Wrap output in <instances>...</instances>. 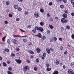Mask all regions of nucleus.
Instances as JSON below:
<instances>
[{
  "label": "nucleus",
  "instance_id": "nucleus-11",
  "mask_svg": "<svg viewBox=\"0 0 74 74\" xmlns=\"http://www.w3.org/2000/svg\"><path fill=\"white\" fill-rule=\"evenodd\" d=\"M54 63L56 64V65H58L59 63V61L58 60H56L55 62H54Z\"/></svg>",
  "mask_w": 74,
  "mask_h": 74
},
{
  "label": "nucleus",
  "instance_id": "nucleus-20",
  "mask_svg": "<svg viewBox=\"0 0 74 74\" xmlns=\"http://www.w3.org/2000/svg\"><path fill=\"white\" fill-rule=\"evenodd\" d=\"M32 32L34 33H35L37 32V31L36 30V29H33L32 30Z\"/></svg>",
  "mask_w": 74,
  "mask_h": 74
},
{
  "label": "nucleus",
  "instance_id": "nucleus-41",
  "mask_svg": "<svg viewBox=\"0 0 74 74\" xmlns=\"http://www.w3.org/2000/svg\"><path fill=\"white\" fill-rule=\"evenodd\" d=\"M4 23L6 25H7L8 23V22L7 21H5L4 22Z\"/></svg>",
  "mask_w": 74,
  "mask_h": 74
},
{
  "label": "nucleus",
  "instance_id": "nucleus-42",
  "mask_svg": "<svg viewBox=\"0 0 74 74\" xmlns=\"http://www.w3.org/2000/svg\"><path fill=\"white\" fill-rule=\"evenodd\" d=\"M8 74H13V73L10 71H8Z\"/></svg>",
  "mask_w": 74,
  "mask_h": 74
},
{
  "label": "nucleus",
  "instance_id": "nucleus-40",
  "mask_svg": "<svg viewBox=\"0 0 74 74\" xmlns=\"http://www.w3.org/2000/svg\"><path fill=\"white\" fill-rule=\"evenodd\" d=\"M28 45L30 46L31 45H32V43L31 42H29L28 43Z\"/></svg>",
  "mask_w": 74,
  "mask_h": 74
},
{
  "label": "nucleus",
  "instance_id": "nucleus-44",
  "mask_svg": "<svg viewBox=\"0 0 74 74\" xmlns=\"http://www.w3.org/2000/svg\"><path fill=\"white\" fill-rule=\"evenodd\" d=\"M49 21L51 22H52V21H53V19H52V18H49Z\"/></svg>",
  "mask_w": 74,
  "mask_h": 74
},
{
  "label": "nucleus",
  "instance_id": "nucleus-25",
  "mask_svg": "<svg viewBox=\"0 0 74 74\" xmlns=\"http://www.w3.org/2000/svg\"><path fill=\"white\" fill-rule=\"evenodd\" d=\"M60 7L61 8H62V9H63V8H64V5H60Z\"/></svg>",
  "mask_w": 74,
  "mask_h": 74
},
{
  "label": "nucleus",
  "instance_id": "nucleus-22",
  "mask_svg": "<svg viewBox=\"0 0 74 74\" xmlns=\"http://www.w3.org/2000/svg\"><path fill=\"white\" fill-rule=\"evenodd\" d=\"M7 44H10L11 42H10V40L8 39L7 40Z\"/></svg>",
  "mask_w": 74,
  "mask_h": 74
},
{
  "label": "nucleus",
  "instance_id": "nucleus-59",
  "mask_svg": "<svg viewBox=\"0 0 74 74\" xmlns=\"http://www.w3.org/2000/svg\"><path fill=\"white\" fill-rule=\"evenodd\" d=\"M59 40L61 41H62V38H60L59 39Z\"/></svg>",
  "mask_w": 74,
  "mask_h": 74
},
{
  "label": "nucleus",
  "instance_id": "nucleus-52",
  "mask_svg": "<svg viewBox=\"0 0 74 74\" xmlns=\"http://www.w3.org/2000/svg\"><path fill=\"white\" fill-rule=\"evenodd\" d=\"M19 18H17L16 19V21H19Z\"/></svg>",
  "mask_w": 74,
  "mask_h": 74
},
{
  "label": "nucleus",
  "instance_id": "nucleus-6",
  "mask_svg": "<svg viewBox=\"0 0 74 74\" xmlns=\"http://www.w3.org/2000/svg\"><path fill=\"white\" fill-rule=\"evenodd\" d=\"M29 70V67L28 66H25L24 67V69H23V71H26L27 70Z\"/></svg>",
  "mask_w": 74,
  "mask_h": 74
},
{
  "label": "nucleus",
  "instance_id": "nucleus-34",
  "mask_svg": "<svg viewBox=\"0 0 74 74\" xmlns=\"http://www.w3.org/2000/svg\"><path fill=\"white\" fill-rule=\"evenodd\" d=\"M31 27H32V26L30 25H28V27H27V29H30L31 28Z\"/></svg>",
  "mask_w": 74,
  "mask_h": 74
},
{
  "label": "nucleus",
  "instance_id": "nucleus-37",
  "mask_svg": "<svg viewBox=\"0 0 74 74\" xmlns=\"http://www.w3.org/2000/svg\"><path fill=\"white\" fill-rule=\"evenodd\" d=\"M68 53V52H67V51H65L64 52V55H67Z\"/></svg>",
  "mask_w": 74,
  "mask_h": 74
},
{
  "label": "nucleus",
  "instance_id": "nucleus-23",
  "mask_svg": "<svg viewBox=\"0 0 74 74\" xmlns=\"http://www.w3.org/2000/svg\"><path fill=\"white\" fill-rule=\"evenodd\" d=\"M13 37H20V35H13Z\"/></svg>",
  "mask_w": 74,
  "mask_h": 74
},
{
  "label": "nucleus",
  "instance_id": "nucleus-63",
  "mask_svg": "<svg viewBox=\"0 0 74 74\" xmlns=\"http://www.w3.org/2000/svg\"><path fill=\"white\" fill-rule=\"evenodd\" d=\"M16 50L17 51H20V49H19V48H17L16 49Z\"/></svg>",
  "mask_w": 74,
  "mask_h": 74
},
{
  "label": "nucleus",
  "instance_id": "nucleus-49",
  "mask_svg": "<svg viewBox=\"0 0 74 74\" xmlns=\"http://www.w3.org/2000/svg\"><path fill=\"white\" fill-rule=\"evenodd\" d=\"M46 66L47 67H49V64H46Z\"/></svg>",
  "mask_w": 74,
  "mask_h": 74
},
{
  "label": "nucleus",
  "instance_id": "nucleus-31",
  "mask_svg": "<svg viewBox=\"0 0 74 74\" xmlns=\"http://www.w3.org/2000/svg\"><path fill=\"white\" fill-rule=\"evenodd\" d=\"M36 63H39V62H40V60L39 59V58H38L36 59Z\"/></svg>",
  "mask_w": 74,
  "mask_h": 74
},
{
  "label": "nucleus",
  "instance_id": "nucleus-15",
  "mask_svg": "<svg viewBox=\"0 0 74 74\" xmlns=\"http://www.w3.org/2000/svg\"><path fill=\"white\" fill-rule=\"evenodd\" d=\"M14 8L15 9H18V6L17 5H15L14 6Z\"/></svg>",
  "mask_w": 74,
  "mask_h": 74
},
{
  "label": "nucleus",
  "instance_id": "nucleus-57",
  "mask_svg": "<svg viewBox=\"0 0 74 74\" xmlns=\"http://www.w3.org/2000/svg\"><path fill=\"white\" fill-rule=\"evenodd\" d=\"M47 34H50V31L48 30L47 32Z\"/></svg>",
  "mask_w": 74,
  "mask_h": 74
},
{
  "label": "nucleus",
  "instance_id": "nucleus-3",
  "mask_svg": "<svg viewBox=\"0 0 74 74\" xmlns=\"http://www.w3.org/2000/svg\"><path fill=\"white\" fill-rule=\"evenodd\" d=\"M12 41L14 44H18V41L14 38L12 39Z\"/></svg>",
  "mask_w": 74,
  "mask_h": 74
},
{
  "label": "nucleus",
  "instance_id": "nucleus-18",
  "mask_svg": "<svg viewBox=\"0 0 74 74\" xmlns=\"http://www.w3.org/2000/svg\"><path fill=\"white\" fill-rule=\"evenodd\" d=\"M66 27L67 30H69L70 29V27L69 25L66 26Z\"/></svg>",
  "mask_w": 74,
  "mask_h": 74
},
{
  "label": "nucleus",
  "instance_id": "nucleus-48",
  "mask_svg": "<svg viewBox=\"0 0 74 74\" xmlns=\"http://www.w3.org/2000/svg\"><path fill=\"white\" fill-rule=\"evenodd\" d=\"M53 40L54 41H56L57 40V38H56V37H54L53 38Z\"/></svg>",
  "mask_w": 74,
  "mask_h": 74
},
{
  "label": "nucleus",
  "instance_id": "nucleus-33",
  "mask_svg": "<svg viewBox=\"0 0 74 74\" xmlns=\"http://www.w3.org/2000/svg\"><path fill=\"white\" fill-rule=\"evenodd\" d=\"M49 14H50L49 12L47 13V18H48L49 16L50 17L51 16V15H50Z\"/></svg>",
  "mask_w": 74,
  "mask_h": 74
},
{
  "label": "nucleus",
  "instance_id": "nucleus-7",
  "mask_svg": "<svg viewBox=\"0 0 74 74\" xmlns=\"http://www.w3.org/2000/svg\"><path fill=\"white\" fill-rule=\"evenodd\" d=\"M62 16L64 18H67V14L66 13H64L62 14Z\"/></svg>",
  "mask_w": 74,
  "mask_h": 74
},
{
  "label": "nucleus",
  "instance_id": "nucleus-29",
  "mask_svg": "<svg viewBox=\"0 0 74 74\" xmlns=\"http://www.w3.org/2000/svg\"><path fill=\"white\" fill-rule=\"evenodd\" d=\"M5 38H6V36H5L2 38V40L3 41H5Z\"/></svg>",
  "mask_w": 74,
  "mask_h": 74
},
{
  "label": "nucleus",
  "instance_id": "nucleus-46",
  "mask_svg": "<svg viewBox=\"0 0 74 74\" xmlns=\"http://www.w3.org/2000/svg\"><path fill=\"white\" fill-rule=\"evenodd\" d=\"M40 11L41 12H42V13L44 12V10L43 9H41L40 10Z\"/></svg>",
  "mask_w": 74,
  "mask_h": 74
},
{
  "label": "nucleus",
  "instance_id": "nucleus-14",
  "mask_svg": "<svg viewBox=\"0 0 74 74\" xmlns=\"http://www.w3.org/2000/svg\"><path fill=\"white\" fill-rule=\"evenodd\" d=\"M52 74H59V72L58 71H55Z\"/></svg>",
  "mask_w": 74,
  "mask_h": 74
},
{
  "label": "nucleus",
  "instance_id": "nucleus-24",
  "mask_svg": "<svg viewBox=\"0 0 74 74\" xmlns=\"http://www.w3.org/2000/svg\"><path fill=\"white\" fill-rule=\"evenodd\" d=\"M4 51H5V52H9V51H10V50H9V49L7 48L5 49Z\"/></svg>",
  "mask_w": 74,
  "mask_h": 74
},
{
  "label": "nucleus",
  "instance_id": "nucleus-36",
  "mask_svg": "<svg viewBox=\"0 0 74 74\" xmlns=\"http://www.w3.org/2000/svg\"><path fill=\"white\" fill-rule=\"evenodd\" d=\"M30 53H31V54H32V55L34 54V51H33L32 50L31 51V52H30Z\"/></svg>",
  "mask_w": 74,
  "mask_h": 74
},
{
  "label": "nucleus",
  "instance_id": "nucleus-32",
  "mask_svg": "<svg viewBox=\"0 0 74 74\" xmlns=\"http://www.w3.org/2000/svg\"><path fill=\"white\" fill-rule=\"evenodd\" d=\"M8 70L9 71H11L12 70V68L10 66H9L8 69Z\"/></svg>",
  "mask_w": 74,
  "mask_h": 74
},
{
  "label": "nucleus",
  "instance_id": "nucleus-50",
  "mask_svg": "<svg viewBox=\"0 0 74 74\" xmlns=\"http://www.w3.org/2000/svg\"><path fill=\"white\" fill-rule=\"evenodd\" d=\"M71 37L72 39H74V34H73L72 35Z\"/></svg>",
  "mask_w": 74,
  "mask_h": 74
},
{
  "label": "nucleus",
  "instance_id": "nucleus-39",
  "mask_svg": "<svg viewBox=\"0 0 74 74\" xmlns=\"http://www.w3.org/2000/svg\"><path fill=\"white\" fill-rule=\"evenodd\" d=\"M43 56L45 58L46 57V53H43Z\"/></svg>",
  "mask_w": 74,
  "mask_h": 74
},
{
  "label": "nucleus",
  "instance_id": "nucleus-30",
  "mask_svg": "<svg viewBox=\"0 0 74 74\" xmlns=\"http://www.w3.org/2000/svg\"><path fill=\"white\" fill-rule=\"evenodd\" d=\"M64 49H63V47L62 46H60V50H61V51H62Z\"/></svg>",
  "mask_w": 74,
  "mask_h": 74
},
{
  "label": "nucleus",
  "instance_id": "nucleus-43",
  "mask_svg": "<svg viewBox=\"0 0 74 74\" xmlns=\"http://www.w3.org/2000/svg\"><path fill=\"white\" fill-rule=\"evenodd\" d=\"M34 71H37V68L36 67H34Z\"/></svg>",
  "mask_w": 74,
  "mask_h": 74
},
{
  "label": "nucleus",
  "instance_id": "nucleus-51",
  "mask_svg": "<svg viewBox=\"0 0 74 74\" xmlns=\"http://www.w3.org/2000/svg\"><path fill=\"white\" fill-rule=\"evenodd\" d=\"M27 63H30V61L29 60H28L27 61Z\"/></svg>",
  "mask_w": 74,
  "mask_h": 74
},
{
  "label": "nucleus",
  "instance_id": "nucleus-26",
  "mask_svg": "<svg viewBox=\"0 0 74 74\" xmlns=\"http://www.w3.org/2000/svg\"><path fill=\"white\" fill-rule=\"evenodd\" d=\"M71 4H72V5H74V0H71Z\"/></svg>",
  "mask_w": 74,
  "mask_h": 74
},
{
  "label": "nucleus",
  "instance_id": "nucleus-12",
  "mask_svg": "<svg viewBox=\"0 0 74 74\" xmlns=\"http://www.w3.org/2000/svg\"><path fill=\"white\" fill-rule=\"evenodd\" d=\"M36 50V52H37L38 53H40L41 52V50L38 48H37Z\"/></svg>",
  "mask_w": 74,
  "mask_h": 74
},
{
  "label": "nucleus",
  "instance_id": "nucleus-5",
  "mask_svg": "<svg viewBox=\"0 0 74 74\" xmlns=\"http://www.w3.org/2000/svg\"><path fill=\"white\" fill-rule=\"evenodd\" d=\"M15 61H16V63L18 64H21L22 63V60L20 59H15Z\"/></svg>",
  "mask_w": 74,
  "mask_h": 74
},
{
  "label": "nucleus",
  "instance_id": "nucleus-56",
  "mask_svg": "<svg viewBox=\"0 0 74 74\" xmlns=\"http://www.w3.org/2000/svg\"><path fill=\"white\" fill-rule=\"evenodd\" d=\"M20 37H27V35H25V36H20Z\"/></svg>",
  "mask_w": 74,
  "mask_h": 74
},
{
  "label": "nucleus",
  "instance_id": "nucleus-28",
  "mask_svg": "<svg viewBox=\"0 0 74 74\" xmlns=\"http://www.w3.org/2000/svg\"><path fill=\"white\" fill-rule=\"evenodd\" d=\"M49 26L50 28V29H53V27L52 25H49Z\"/></svg>",
  "mask_w": 74,
  "mask_h": 74
},
{
  "label": "nucleus",
  "instance_id": "nucleus-8",
  "mask_svg": "<svg viewBox=\"0 0 74 74\" xmlns=\"http://www.w3.org/2000/svg\"><path fill=\"white\" fill-rule=\"evenodd\" d=\"M34 16L36 18H38L39 16V15L37 13L35 12L34 14Z\"/></svg>",
  "mask_w": 74,
  "mask_h": 74
},
{
  "label": "nucleus",
  "instance_id": "nucleus-35",
  "mask_svg": "<svg viewBox=\"0 0 74 74\" xmlns=\"http://www.w3.org/2000/svg\"><path fill=\"white\" fill-rule=\"evenodd\" d=\"M23 40L24 42H27V40L26 39H23Z\"/></svg>",
  "mask_w": 74,
  "mask_h": 74
},
{
  "label": "nucleus",
  "instance_id": "nucleus-53",
  "mask_svg": "<svg viewBox=\"0 0 74 74\" xmlns=\"http://www.w3.org/2000/svg\"><path fill=\"white\" fill-rule=\"evenodd\" d=\"M18 1L19 2H20V3H22L23 2V0H18Z\"/></svg>",
  "mask_w": 74,
  "mask_h": 74
},
{
  "label": "nucleus",
  "instance_id": "nucleus-47",
  "mask_svg": "<svg viewBox=\"0 0 74 74\" xmlns=\"http://www.w3.org/2000/svg\"><path fill=\"white\" fill-rule=\"evenodd\" d=\"M62 1L64 3H67V0H62Z\"/></svg>",
  "mask_w": 74,
  "mask_h": 74
},
{
  "label": "nucleus",
  "instance_id": "nucleus-60",
  "mask_svg": "<svg viewBox=\"0 0 74 74\" xmlns=\"http://www.w3.org/2000/svg\"><path fill=\"white\" fill-rule=\"evenodd\" d=\"M63 68L64 69H66V66L65 65H64L63 66Z\"/></svg>",
  "mask_w": 74,
  "mask_h": 74
},
{
  "label": "nucleus",
  "instance_id": "nucleus-55",
  "mask_svg": "<svg viewBox=\"0 0 74 74\" xmlns=\"http://www.w3.org/2000/svg\"><path fill=\"white\" fill-rule=\"evenodd\" d=\"M49 5H52V2H50L49 3Z\"/></svg>",
  "mask_w": 74,
  "mask_h": 74
},
{
  "label": "nucleus",
  "instance_id": "nucleus-9",
  "mask_svg": "<svg viewBox=\"0 0 74 74\" xmlns=\"http://www.w3.org/2000/svg\"><path fill=\"white\" fill-rule=\"evenodd\" d=\"M46 39V37H45V35L41 37V39L42 40V41L44 40L45 39Z\"/></svg>",
  "mask_w": 74,
  "mask_h": 74
},
{
  "label": "nucleus",
  "instance_id": "nucleus-62",
  "mask_svg": "<svg viewBox=\"0 0 74 74\" xmlns=\"http://www.w3.org/2000/svg\"><path fill=\"white\" fill-rule=\"evenodd\" d=\"M71 15L72 16H74V13L73 12H72L71 14Z\"/></svg>",
  "mask_w": 74,
  "mask_h": 74
},
{
  "label": "nucleus",
  "instance_id": "nucleus-64",
  "mask_svg": "<svg viewBox=\"0 0 74 74\" xmlns=\"http://www.w3.org/2000/svg\"><path fill=\"white\" fill-rule=\"evenodd\" d=\"M50 50H51V51L52 52L53 51V50H54V49L52 48H50Z\"/></svg>",
  "mask_w": 74,
  "mask_h": 74
},
{
  "label": "nucleus",
  "instance_id": "nucleus-17",
  "mask_svg": "<svg viewBox=\"0 0 74 74\" xmlns=\"http://www.w3.org/2000/svg\"><path fill=\"white\" fill-rule=\"evenodd\" d=\"M2 64L3 66H4V67H7V64H6V63H5V62H3Z\"/></svg>",
  "mask_w": 74,
  "mask_h": 74
},
{
  "label": "nucleus",
  "instance_id": "nucleus-38",
  "mask_svg": "<svg viewBox=\"0 0 74 74\" xmlns=\"http://www.w3.org/2000/svg\"><path fill=\"white\" fill-rule=\"evenodd\" d=\"M74 65V62H72L71 63L70 66L71 67H72V66H73Z\"/></svg>",
  "mask_w": 74,
  "mask_h": 74
},
{
  "label": "nucleus",
  "instance_id": "nucleus-61",
  "mask_svg": "<svg viewBox=\"0 0 74 74\" xmlns=\"http://www.w3.org/2000/svg\"><path fill=\"white\" fill-rule=\"evenodd\" d=\"M20 30L22 32H25V31H24L22 29H20Z\"/></svg>",
  "mask_w": 74,
  "mask_h": 74
},
{
  "label": "nucleus",
  "instance_id": "nucleus-27",
  "mask_svg": "<svg viewBox=\"0 0 74 74\" xmlns=\"http://www.w3.org/2000/svg\"><path fill=\"white\" fill-rule=\"evenodd\" d=\"M40 24L41 26H44V22H40Z\"/></svg>",
  "mask_w": 74,
  "mask_h": 74
},
{
  "label": "nucleus",
  "instance_id": "nucleus-2",
  "mask_svg": "<svg viewBox=\"0 0 74 74\" xmlns=\"http://www.w3.org/2000/svg\"><path fill=\"white\" fill-rule=\"evenodd\" d=\"M61 21L62 23H67L69 20L66 19L64 18H62L61 19Z\"/></svg>",
  "mask_w": 74,
  "mask_h": 74
},
{
  "label": "nucleus",
  "instance_id": "nucleus-21",
  "mask_svg": "<svg viewBox=\"0 0 74 74\" xmlns=\"http://www.w3.org/2000/svg\"><path fill=\"white\" fill-rule=\"evenodd\" d=\"M22 10V8H21L20 7L18 8H17V10L18 11H21Z\"/></svg>",
  "mask_w": 74,
  "mask_h": 74
},
{
  "label": "nucleus",
  "instance_id": "nucleus-1",
  "mask_svg": "<svg viewBox=\"0 0 74 74\" xmlns=\"http://www.w3.org/2000/svg\"><path fill=\"white\" fill-rule=\"evenodd\" d=\"M35 29L36 30H38L39 32H44V29L42 27H40L37 26H35Z\"/></svg>",
  "mask_w": 74,
  "mask_h": 74
},
{
  "label": "nucleus",
  "instance_id": "nucleus-13",
  "mask_svg": "<svg viewBox=\"0 0 74 74\" xmlns=\"http://www.w3.org/2000/svg\"><path fill=\"white\" fill-rule=\"evenodd\" d=\"M37 36L39 38H41L42 36L41 35V33H39L38 34Z\"/></svg>",
  "mask_w": 74,
  "mask_h": 74
},
{
  "label": "nucleus",
  "instance_id": "nucleus-4",
  "mask_svg": "<svg viewBox=\"0 0 74 74\" xmlns=\"http://www.w3.org/2000/svg\"><path fill=\"white\" fill-rule=\"evenodd\" d=\"M67 73L69 74H74V71L73 70L71 69H69L68 70Z\"/></svg>",
  "mask_w": 74,
  "mask_h": 74
},
{
  "label": "nucleus",
  "instance_id": "nucleus-54",
  "mask_svg": "<svg viewBox=\"0 0 74 74\" xmlns=\"http://www.w3.org/2000/svg\"><path fill=\"white\" fill-rule=\"evenodd\" d=\"M11 56H12L14 57L15 56V55L14 53H12L11 54Z\"/></svg>",
  "mask_w": 74,
  "mask_h": 74
},
{
  "label": "nucleus",
  "instance_id": "nucleus-19",
  "mask_svg": "<svg viewBox=\"0 0 74 74\" xmlns=\"http://www.w3.org/2000/svg\"><path fill=\"white\" fill-rule=\"evenodd\" d=\"M64 12L65 13V14H68L69 13V11L68 10H64Z\"/></svg>",
  "mask_w": 74,
  "mask_h": 74
},
{
  "label": "nucleus",
  "instance_id": "nucleus-45",
  "mask_svg": "<svg viewBox=\"0 0 74 74\" xmlns=\"http://www.w3.org/2000/svg\"><path fill=\"white\" fill-rule=\"evenodd\" d=\"M9 16L10 18H11L12 17V15L11 14H9Z\"/></svg>",
  "mask_w": 74,
  "mask_h": 74
},
{
  "label": "nucleus",
  "instance_id": "nucleus-58",
  "mask_svg": "<svg viewBox=\"0 0 74 74\" xmlns=\"http://www.w3.org/2000/svg\"><path fill=\"white\" fill-rule=\"evenodd\" d=\"M55 18L56 19H57V20H58V19H59V18H58V17H57V16H56L55 17Z\"/></svg>",
  "mask_w": 74,
  "mask_h": 74
},
{
  "label": "nucleus",
  "instance_id": "nucleus-10",
  "mask_svg": "<svg viewBox=\"0 0 74 74\" xmlns=\"http://www.w3.org/2000/svg\"><path fill=\"white\" fill-rule=\"evenodd\" d=\"M46 51L47 52V53H48V54H49L50 53V52H51V50L48 48L46 49Z\"/></svg>",
  "mask_w": 74,
  "mask_h": 74
},
{
  "label": "nucleus",
  "instance_id": "nucleus-16",
  "mask_svg": "<svg viewBox=\"0 0 74 74\" xmlns=\"http://www.w3.org/2000/svg\"><path fill=\"white\" fill-rule=\"evenodd\" d=\"M51 69L52 68H49V67H47L46 69V70L48 71H50L51 70Z\"/></svg>",
  "mask_w": 74,
  "mask_h": 74
}]
</instances>
